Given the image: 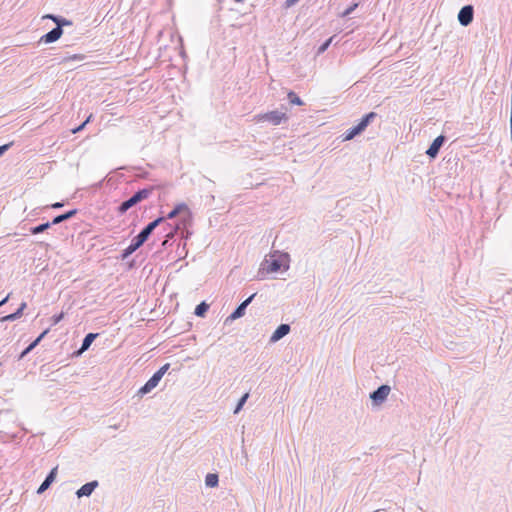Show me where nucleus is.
<instances>
[{"label":"nucleus","mask_w":512,"mask_h":512,"mask_svg":"<svg viewBox=\"0 0 512 512\" xmlns=\"http://www.w3.org/2000/svg\"><path fill=\"white\" fill-rule=\"evenodd\" d=\"M63 35V30L54 27L52 30L41 36L39 43L50 44L56 42Z\"/></svg>","instance_id":"nucleus-15"},{"label":"nucleus","mask_w":512,"mask_h":512,"mask_svg":"<svg viewBox=\"0 0 512 512\" xmlns=\"http://www.w3.org/2000/svg\"><path fill=\"white\" fill-rule=\"evenodd\" d=\"M288 103L286 106H288V109L293 106H303L305 105V102L303 101V98H288Z\"/></svg>","instance_id":"nucleus-28"},{"label":"nucleus","mask_w":512,"mask_h":512,"mask_svg":"<svg viewBox=\"0 0 512 512\" xmlns=\"http://www.w3.org/2000/svg\"><path fill=\"white\" fill-rule=\"evenodd\" d=\"M64 206V202H55L53 204H51L49 207L52 208V209H60Z\"/></svg>","instance_id":"nucleus-33"},{"label":"nucleus","mask_w":512,"mask_h":512,"mask_svg":"<svg viewBox=\"0 0 512 512\" xmlns=\"http://www.w3.org/2000/svg\"><path fill=\"white\" fill-rule=\"evenodd\" d=\"M154 186L145 187L136 191L132 196L128 199L121 202L117 207V213L119 215L125 214L130 208L136 206L138 203L142 202L149 198V196L154 191Z\"/></svg>","instance_id":"nucleus-4"},{"label":"nucleus","mask_w":512,"mask_h":512,"mask_svg":"<svg viewBox=\"0 0 512 512\" xmlns=\"http://www.w3.org/2000/svg\"><path fill=\"white\" fill-rule=\"evenodd\" d=\"M257 293H253L252 295H250L247 299L244 300L245 303H247V305L249 306L251 304V302L254 300V298L256 297Z\"/></svg>","instance_id":"nucleus-34"},{"label":"nucleus","mask_w":512,"mask_h":512,"mask_svg":"<svg viewBox=\"0 0 512 512\" xmlns=\"http://www.w3.org/2000/svg\"><path fill=\"white\" fill-rule=\"evenodd\" d=\"M291 331V327L289 324L282 323L280 324L270 336V343H276L286 335H288Z\"/></svg>","instance_id":"nucleus-13"},{"label":"nucleus","mask_w":512,"mask_h":512,"mask_svg":"<svg viewBox=\"0 0 512 512\" xmlns=\"http://www.w3.org/2000/svg\"><path fill=\"white\" fill-rule=\"evenodd\" d=\"M135 264H136V263H135V260H131V261H129V262H128V268H129V269L134 268V267H135Z\"/></svg>","instance_id":"nucleus-37"},{"label":"nucleus","mask_w":512,"mask_h":512,"mask_svg":"<svg viewBox=\"0 0 512 512\" xmlns=\"http://www.w3.org/2000/svg\"><path fill=\"white\" fill-rule=\"evenodd\" d=\"M335 38V35L331 36L330 38H328L326 41H324L319 47H318V50H317V54L320 55L322 53H324L328 47L331 45L333 39Z\"/></svg>","instance_id":"nucleus-26"},{"label":"nucleus","mask_w":512,"mask_h":512,"mask_svg":"<svg viewBox=\"0 0 512 512\" xmlns=\"http://www.w3.org/2000/svg\"><path fill=\"white\" fill-rule=\"evenodd\" d=\"M91 118H92V114H90V115L85 119V121H83L80 125H78L77 127L73 128V129L71 130V131H72V133L76 134V133H78V132L82 131V130L85 128V126L87 125V123H89V122H90Z\"/></svg>","instance_id":"nucleus-29"},{"label":"nucleus","mask_w":512,"mask_h":512,"mask_svg":"<svg viewBox=\"0 0 512 512\" xmlns=\"http://www.w3.org/2000/svg\"><path fill=\"white\" fill-rule=\"evenodd\" d=\"M235 2H243L244 0H234Z\"/></svg>","instance_id":"nucleus-41"},{"label":"nucleus","mask_w":512,"mask_h":512,"mask_svg":"<svg viewBox=\"0 0 512 512\" xmlns=\"http://www.w3.org/2000/svg\"><path fill=\"white\" fill-rule=\"evenodd\" d=\"M147 175H148V172H144V173L141 175V177H142V178H146V177H147Z\"/></svg>","instance_id":"nucleus-40"},{"label":"nucleus","mask_w":512,"mask_h":512,"mask_svg":"<svg viewBox=\"0 0 512 512\" xmlns=\"http://www.w3.org/2000/svg\"><path fill=\"white\" fill-rule=\"evenodd\" d=\"M458 21L460 25L467 27L474 19V7L470 4L463 6L458 13Z\"/></svg>","instance_id":"nucleus-9"},{"label":"nucleus","mask_w":512,"mask_h":512,"mask_svg":"<svg viewBox=\"0 0 512 512\" xmlns=\"http://www.w3.org/2000/svg\"><path fill=\"white\" fill-rule=\"evenodd\" d=\"M210 308V305L206 301H201L198 305H196L194 309V315L197 317L204 318Z\"/></svg>","instance_id":"nucleus-22"},{"label":"nucleus","mask_w":512,"mask_h":512,"mask_svg":"<svg viewBox=\"0 0 512 512\" xmlns=\"http://www.w3.org/2000/svg\"><path fill=\"white\" fill-rule=\"evenodd\" d=\"M359 6V3L358 2H353L352 4H350L341 14H340V17L342 18H346L348 17L349 15H351L355 10L356 8Z\"/></svg>","instance_id":"nucleus-25"},{"label":"nucleus","mask_w":512,"mask_h":512,"mask_svg":"<svg viewBox=\"0 0 512 512\" xmlns=\"http://www.w3.org/2000/svg\"><path fill=\"white\" fill-rule=\"evenodd\" d=\"M169 368V363H166L163 366H161L137 391V395L143 397L144 395L150 393L155 387L158 386L159 382L161 381L165 373L169 370Z\"/></svg>","instance_id":"nucleus-5"},{"label":"nucleus","mask_w":512,"mask_h":512,"mask_svg":"<svg viewBox=\"0 0 512 512\" xmlns=\"http://www.w3.org/2000/svg\"><path fill=\"white\" fill-rule=\"evenodd\" d=\"M447 137L443 134L437 136L432 143L429 145L428 149L426 150L425 154L428 156L430 160H434L437 158L440 149L443 147V145L446 143Z\"/></svg>","instance_id":"nucleus-8"},{"label":"nucleus","mask_w":512,"mask_h":512,"mask_svg":"<svg viewBox=\"0 0 512 512\" xmlns=\"http://www.w3.org/2000/svg\"><path fill=\"white\" fill-rule=\"evenodd\" d=\"M49 328L42 331L30 344L32 347L36 348L40 342L45 338V336L49 333Z\"/></svg>","instance_id":"nucleus-27"},{"label":"nucleus","mask_w":512,"mask_h":512,"mask_svg":"<svg viewBox=\"0 0 512 512\" xmlns=\"http://www.w3.org/2000/svg\"><path fill=\"white\" fill-rule=\"evenodd\" d=\"M99 336V333H93V332H90L88 334L85 335L84 339L82 340V344L80 346V348L73 352V356L74 357H79L81 356L85 351H87L90 346L92 345V343L95 341V339Z\"/></svg>","instance_id":"nucleus-10"},{"label":"nucleus","mask_w":512,"mask_h":512,"mask_svg":"<svg viewBox=\"0 0 512 512\" xmlns=\"http://www.w3.org/2000/svg\"><path fill=\"white\" fill-rule=\"evenodd\" d=\"M290 267V255L287 252L273 250L267 254L260 264L258 278L264 279L266 275L285 272Z\"/></svg>","instance_id":"nucleus-1"},{"label":"nucleus","mask_w":512,"mask_h":512,"mask_svg":"<svg viewBox=\"0 0 512 512\" xmlns=\"http://www.w3.org/2000/svg\"><path fill=\"white\" fill-rule=\"evenodd\" d=\"M362 133V130L355 124L345 131V133L343 134V140H352L355 137L360 136Z\"/></svg>","instance_id":"nucleus-20"},{"label":"nucleus","mask_w":512,"mask_h":512,"mask_svg":"<svg viewBox=\"0 0 512 512\" xmlns=\"http://www.w3.org/2000/svg\"><path fill=\"white\" fill-rule=\"evenodd\" d=\"M287 96L292 97V96H297V94L295 92H293V91H289L287 93Z\"/></svg>","instance_id":"nucleus-39"},{"label":"nucleus","mask_w":512,"mask_h":512,"mask_svg":"<svg viewBox=\"0 0 512 512\" xmlns=\"http://www.w3.org/2000/svg\"><path fill=\"white\" fill-rule=\"evenodd\" d=\"M13 145V142L3 144L0 146V158L10 149V147Z\"/></svg>","instance_id":"nucleus-32"},{"label":"nucleus","mask_w":512,"mask_h":512,"mask_svg":"<svg viewBox=\"0 0 512 512\" xmlns=\"http://www.w3.org/2000/svg\"><path fill=\"white\" fill-rule=\"evenodd\" d=\"M52 226H53L52 220L51 221H47V222L41 223L39 225L30 227L29 228V232L32 235H37V234L45 232L46 230H48Z\"/></svg>","instance_id":"nucleus-21"},{"label":"nucleus","mask_w":512,"mask_h":512,"mask_svg":"<svg viewBox=\"0 0 512 512\" xmlns=\"http://www.w3.org/2000/svg\"><path fill=\"white\" fill-rule=\"evenodd\" d=\"M287 112L288 106L282 104L280 109H275L272 111H268L266 113L258 114L254 117V119L257 123L268 122L273 126H277L288 121L289 117L287 115Z\"/></svg>","instance_id":"nucleus-3"},{"label":"nucleus","mask_w":512,"mask_h":512,"mask_svg":"<svg viewBox=\"0 0 512 512\" xmlns=\"http://www.w3.org/2000/svg\"><path fill=\"white\" fill-rule=\"evenodd\" d=\"M164 221L165 218L163 216H159L143 227L140 232L131 239L130 244L121 251L119 259L122 261L128 259L136 250L143 246L153 231Z\"/></svg>","instance_id":"nucleus-2"},{"label":"nucleus","mask_w":512,"mask_h":512,"mask_svg":"<svg viewBox=\"0 0 512 512\" xmlns=\"http://www.w3.org/2000/svg\"><path fill=\"white\" fill-rule=\"evenodd\" d=\"M99 486V482L97 480H92L84 485H82L77 491L76 496L78 498L89 497L95 491V489Z\"/></svg>","instance_id":"nucleus-14"},{"label":"nucleus","mask_w":512,"mask_h":512,"mask_svg":"<svg viewBox=\"0 0 512 512\" xmlns=\"http://www.w3.org/2000/svg\"><path fill=\"white\" fill-rule=\"evenodd\" d=\"M249 398V393H244L237 401L236 403V406L234 408V411L233 413L234 414H238L242 409H243V406L245 405V403L247 402Z\"/></svg>","instance_id":"nucleus-24"},{"label":"nucleus","mask_w":512,"mask_h":512,"mask_svg":"<svg viewBox=\"0 0 512 512\" xmlns=\"http://www.w3.org/2000/svg\"><path fill=\"white\" fill-rule=\"evenodd\" d=\"M219 483V476L216 473H208L205 477V485L209 488L217 487Z\"/></svg>","instance_id":"nucleus-23"},{"label":"nucleus","mask_w":512,"mask_h":512,"mask_svg":"<svg viewBox=\"0 0 512 512\" xmlns=\"http://www.w3.org/2000/svg\"><path fill=\"white\" fill-rule=\"evenodd\" d=\"M248 305L244 301L241 302L233 312L224 320V325H230L233 321L243 317L246 313Z\"/></svg>","instance_id":"nucleus-12"},{"label":"nucleus","mask_w":512,"mask_h":512,"mask_svg":"<svg viewBox=\"0 0 512 512\" xmlns=\"http://www.w3.org/2000/svg\"><path fill=\"white\" fill-rule=\"evenodd\" d=\"M26 308H27V303L22 302L19 305V307L16 309V311H13V313H10V314H7V315L1 317L0 322L4 323V322H8V321L12 322V321L18 320L19 318H21L23 316Z\"/></svg>","instance_id":"nucleus-16"},{"label":"nucleus","mask_w":512,"mask_h":512,"mask_svg":"<svg viewBox=\"0 0 512 512\" xmlns=\"http://www.w3.org/2000/svg\"><path fill=\"white\" fill-rule=\"evenodd\" d=\"M179 215H183L182 221L185 223L192 218V213L188 207V205L184 202L176 204L173 209L167 214L166 219H173Z\"/></svg>","instance_id":"nucleus-7"},{"label":"nucleus","mask_w":512,"mask_h":512,"mask_svg":"<svg viewBox=\"0 0 512 512\" xmlns=\"http://www.w3.org/2000/svg\"><path fill=\"white\" fill-rule=\"evenodd\" d=\"M64 318V313L63 312H60V313H57V314H54L51 318H50V321H51V325H57L59 322H61Z\"/></svg>","instance_id":"nucleus-30"},{"label":"nucleus","mask_w":512,"mask_h":512,"mask_svg":"<svg viewBox=\"0 0 512 512\" xmlns=\"http://www.w3.org/2000/svg\"><path fill=\"white\" fill-rule=\"evenodd\" d=\"M10 295H11V293H9L2 300H0V307L4 306L9 301Z\"/></svg>","instance_id":"nucleus-36"},{"label":"nucleus","mask_w":512,"mask_h":512,"mask_svg":"<svg viewBox=\"0 0 512 512\" xmlns=\"http://www.w3.org/2000/svg\"><path fill=\"white\" fill-rule=\"evenodd\" d=\"M58 474V466L52 468L48 474L46 475L44 481L41 483V485L37 489V494L44 493L49 487L53 484V482L56 480Z\"/></svg>","instance_id":"nucleus-11"},{"label":"nucleus","mask_w":512,"mask_h":512,"mask_svg":"<svg viewBox=\"0 0 512 512\" xmlns=\"http://www.w3.org/2000/svg\"><path fill=\"white\" fill-rule=\"evenodd\" d=\"M192 327L191 322H186L184 330H189Z\"/></svg>","instance_id":"nucleus-38"},{"label":"nucleus","mask_w":512,"mask_h":512,"mask_svg":"<svg viewBox=\"0 0 512 512\" xmlns=\"http://www.w3.org/2000/svg\"><path fill=\"white\" fill-rule=\"evenodd\" d=\"M35 348L32 347L31 344H29L27 347H25L21 353L18 355V360H22L24 359L32 350H34Z\"/></svg>","instance_id":"nucleus-31"},{"label":"nucleus","mask_w":512,"mask_h":512,"mask_svg":"<svg viewBox=\"0 0 512 512\" xmlns=\"http://www.w3.org/2000/svg\"><path fill=\"white\" fill-rule=\"evenodd\" d=\"M78 213V209H71V210H68V211H65L64 213L62 214H59V215H56L53 217L52 219V223L53 225H58L62 222H65V221H68L70 220L71 218H73L76 214Z\"/></svg>","instance_id":"nucleus-19"},{"label":"nucleus","mask_w":512,"mask_h":512,"mask_svg":"<svg viewBox=\"0 0 512 512\" xmlns=\"http://www.w3.org/2000/svg\"><path fill=\"white\" fill-rule=\"evenodd\" d=\"M379 116L376 112L371 111L366 113L359 119V121L356 123V125L364 132L367 127L374 122L375 119H377Z\"/></svg>","instance_id":"nucleus-17"},{"label":"nucleus","mask_w":512,"mask_h":512,"mask_svg":"<svg viewBox=\"0 0 512 512\" xmlns=\"http://www.w3.org/2000/svg\"><path fill=\"white\" fill-rule=\"evenodd\" d=\"M43 18L52 20L56 24L55 27L60 30H63L64 26H71L73 24L71 20L55 14H47Z\"/></svg>","instance_id":"nucleus-18"},{"label":"nucleus","mask_w":512,"mask_h":512,"mask_svg":"<svg viewBox=\"0 0 512 512\" xmlns=\"http://www.w3.org/2000/svg\"><path fill=\"white\" fill-rule=\"evenodd\" d=\"M391 391V388L387 384L380 385L377 389L370 393V399L373 406H380L386 400Z\"/></svg>","instance_id":"nucleus-6"},{"label":"nucleus","mask_w":512,"mask_h":512,"mask_svg":"<svg viewBox=\"0 0 512 512\" xmlns=\"http://www.w3.org/2000/svg\"><path fill=\"white\" fill-rule=\"evenodd\" d=\"M172 238H173V233H168V234L166 235V239H165V240L163 241V243H162V246H164V247H165V246L167 245V243H168Z\"/></svg>","instance_id":"nucleus-35"}]
</instances>
